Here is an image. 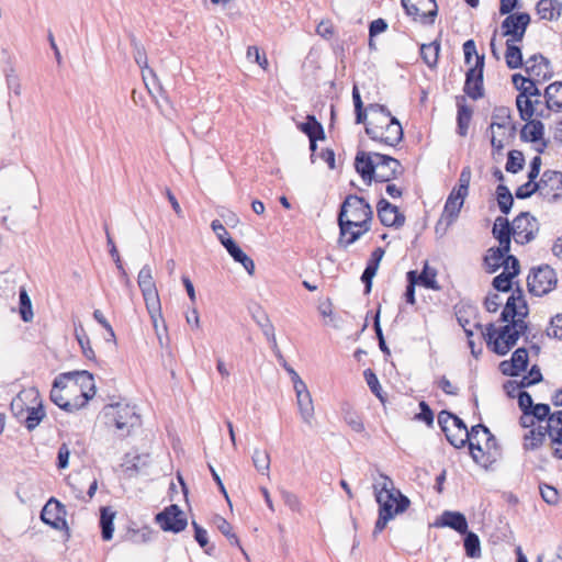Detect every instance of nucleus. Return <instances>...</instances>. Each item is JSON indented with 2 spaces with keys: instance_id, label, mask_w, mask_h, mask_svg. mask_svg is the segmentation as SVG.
Listing matches in <instances>:
<instances>
[{
  "instance_id": "48",
  "label": "nucleus",
  "mask_w": 562,
  "mask_h": 562,
  "mask_svg": "<svg viewBox=\"0 0 562 562\" xmlns=\"http://www.w3.org/2000/svg\"><path fill=\"white\" fill-rule=\"evenodd\" d=\"M524 165L525 158L521 151L510 150L508 153L507 162L505 166L507 172L517 173L524 168Z\"/></svg>"
},
{
  "instance_id": "43",
  "label": "nucleus",
  "mask_w": 562,
  "mask_h": 562,
  "mask_svg": "<svg viewBox=\"0 0 562 562\" xmlns=\"http://www.w3.org/2000/svg\"><path fill=\"white\" fill-rule=\"evenodd\" d=\"M75 337L81 347L83 356L89 360H93L95 358V353L91 347L90 339L81 325L75 327Z\"/></svg>"
},
{
  "instance_id": "55",
  "label": "nucleus",
  "mask_w": 562,
  "mask_h": 562,
  "mask_svg": "<svg viewBox=\"0 0 562 562\" xmlns=\"http://www.w3.org/2000/svg\"><path fill=\"white\" fill-rule=\"evenodd\" d=\"M344 420L350 426V428L356 432L364 431V425L362 423L361 417L353 411L347 409L344 413Z\"/></svg>"
},
{
  "instance_id": "56",
  "label": "nucleus",
  "mask_w": 562,
  "mask_h": 562,
  "mask_svg": "<svg viewBox=\"0 0 562 562\" xmlns=\"http://www.w3.org/2000/svg\"><path fill=\"white\" fill-rule=\"evenodd\" d=\"M471 177H472V171H471L470 166L463 167L460 172L459 183L452 190H460L461 194H464L468 196Z\"/></svg>"
},
{
  "instance_id": "22",
  "label": "nucleus",
  "mask_w": 562,
  "mask_h": 562,
  "mask_svg": "<svg viewBox=\"0 0 562 562\" xmlns=\"http://www.w3.org/2000/svg\"><path fill=\"white\" fill-rule=\"evenodd\" d=\"M356 171L361 176L367 184H371L375 177L376 159L374 153L359 150L355 158Z\"/></svg>"
},
{
  "instance_id": "44",
  "label": "nucleus",
  "mask_w": 562,
  "mask_h": 562,
  "mask_svg": "<svg viewBox=\"0 0 562 562\" xmlns=\"http://www.w3.org/2000/svg\"><path fill=\"white\" fill-rule=\"evenodd\" d=\"M505 258L506 256L503 255L499 250H496L493 247L490 248L484 257V263L486 266L487 272H496L504 263Z\"/></svg>"
},
{
  "instance_id": "63",
  "label": "nucleus",
  "mask_w": 562,
  "mask_h": 562,
  "mask_svg": "<svg viewBox=\"0 0 562 562\" xmlns=\"http://www.w3.org/2000/svg\"><path fill=\"white\" fill-rule=\"evenodd\" d=\"M529 413L531 415H533V417L538 420V422H543V420H547L548 417L551 414L550 412V406L548 404H543V403H539V404H535L531 409L529 411Z\"/></svg>"
},
{
  "instance_id": "7",
  "label": "nucleus",
  "mask_w": 562,
  "mask_h": 562,
  "mask_svg": "<svg viewBox=\"0 0 562 562\" xmlns=\"http://www.w3.org/2000/svg\"><path fill=\"white\" fill-rule=\"evenodd\" d=\"M383 122L385 126L369 121L366 124V133L372 140L394 147L403 139V127L394 116L383 119Z\"/></svg>"
},
{
  "instance_id": "52",
  "label": "nucleus",
  "mask_w": 562,
  "mask_h": 562,
  "mask_svg": "<svg viewBox=\"0 0 562 562\" xmlns=\"http://www.w3.org/2000/svg\"><path fill=\"white\" fill-rule=\"evenodd\" d=\"M503 310L514 317H527L529 313L527 302H522V306H520L515 302V297H508Z\"/></svg>"
},
{
  "instance_id": "8",
  "label": "nucleus",
  "mask_w": 562,
  "mask_h": 562,
  "mask_svg": "<svg viewBox=\"0 0 562 562\" xmlns=\"http://www.w3.org/2000/svg\"><path fill=\"white\" fill-rule=\"evenodd\" d=\"M557 273L548 265L533 268L527 278L528 291L536 296H542L555 289Z\"/></svg>"
},
{
  "instance_id": "50",
  "label": "nucleus",
  "mask_w": 562,
  "mask_h": 562,
  "mask_svg": "<svg viewBox=\"0 0 562 562\" xmlns=\"http://www.w3.org/2000/svg\"><path fill=\"white\" fill-rule=\"evenodd\" d=\"M407 286L404 293L405 300L408 304L414 305L415 299V286L418 283V273L415 270H411L406 273Z\"/></svg>"
},
{
  "instance_id": "59",
  "label": "nucleus",
  "mask_w": 562,
  "mask_h": 562,
  "mask_svg": "<svg viewBox=\"0 0 562 562\" xmlns=\"http://www.w3.org/2000/svg\"><path fill=\"white\" fill-rule=\"evenodd\" d=\"M363 375H364L366 382H367L369 389L371 390V392L375 396H378L379 398L382 400L381 385H380L376 374L371 369H367V370H364Z\"/></svg>"
},
{
  "instance_id": "47",
  "label": "nucleus",
  "mask_w": 562,
  "mask_h": 562,
  "mask_svg": "<svg viewBox=\"0 0 562 562\" xmlns=\"http://www.w3.org/2000/svg\"><path fill=\"white\" fill-rule=\"evenodd\" d=\"M252 463L258 472L261 474H269L270 470V456L267 451L255 449L252 454Z\"/></svg>"
},
{
  "instance_id": "49",
  "label": "nucleus",
  "mask_w": 562,
  "mask_h": 562,
  "mask_svg": "<svg viewBox=\"0 0 562 562\" xmlns=\"http://www.w3.org/2000/svg\"><path fill=\"white\" fill-rule=\"evenodd\" d=\"M20 315L24 322H30L33 317L32 302L24 288L20 289Z\"/></svg>"
},
{
  "instance_id": "27",
  "label": "nucleus",
  "mask_w": 562,
  "mask_h": 562,
  "mask_svg": "<svg viewBox=\"0 0 562 562\" xmlns=\"http://www.w3.org/2000/svg\"><path fill=\"white\" fill-rule=\"evenodd\" d=\"M438 424L442 431L451 430L452 428L463 435L468 429L465 423L460 417L447 411H441L438 414Z\"/></svg>"
},
{
  "instance_id": "6",
  "label": "nucleus",
  "mask_w": 562,
  "mask_h": 562,
  "mask_svg": "<svg viewBox=\"0 0 562 562\" xmlns=\"http://www.w3.org/2000/svg\"><path fill=\"white\" fill-rule=\"evenodd\" d=\"M138 286L145 300L146 308L150 315L155 329L158 328V319L162 321L159 295L153 279L151 268L145 265L137 278Z\"/></svg>"
},
{
  "instance_id": "10",
  "label": "nucleus",
  "mask_w": 562,
  "mask_h": 562,
  "mask_svg": "<svg viewBox=\"0 0 562 562\" xmlns=\"http://www.w3.org/2000/svg\"><path fill=\"white\" fill-rule=\"evenodd\" d=\"M33 389L21 391L11 402L12 414L25 423L29 430L35 428V406L33 402Z\"/></svg>"
},
{
  "instance_id": "15",
  "label": "nucleus",
  "mask_w": 562,
  "mask_h": 562,
  "mask_svg": "<svg viewBox=\"0 0 562 562\" xmlns=\"http://www.w3.org/2000/svg\"><path fill=\"white\" fill-rule=\"evenodd\" d=\"M540 195L549 203L558 202L562 198V172L546 170L539 180Z\"/></svg>"
},
{
  "instance_id": "4",
  "label": "nucleus",
  "mask_w": 562,
  "mask_h": 562,
  "mask_svg": "<svg viewBox=\"0 0 562 562\" xmlns=\"http://www.w3.org/2000/svg\"><path fill=\"white\" fill-rule=\"evenodd\" d=\"M105 425L109 429H113V434L124 439L128 437L133 429L140 426V416L136 412V407L130 404H110L103 409Z\"/></svg>"
},
{
  "instance_id": "58",
  "label": "nucleus",
  "mask_w": 562,
  "mask_h": 562,
  "mask_svg": "<svg viewBox=\"0 0 562 562\" xmlns=\"http://www.w3.org/2000/svg\"><path fill=\"white\" fill-rule=\"evenodd\" d=\"M247 59L251 63L258 64L262 69L268 68V60L265 54H260V50L257 46H249L247 48Z\"/></svg>"
},
{
  "instance_id": "25",
  "label": "nucleus",
  "mask_w": 562,
  "mask_h": 562,
  "mask_svg": "<svg viewBox=\"0 0 562 562\" xmlns=\"http://www.w3.org/2000/svg\"><path fill=\"white\" fill-rule=\"evenodd\" d=\"M224 248L227 250V252L231 255V257L236 262H239L245 268V270L250 276L254 274V272H255L254 260L243 251V249L236 244V241L233 238H227L225 240Z\"/></svg>"
},
{
  "instance_id": "37",
  "label": "nucleus",
  "mask_w": 562,
  "mask_h": 562,
  "mask_svg": "<svg viewBox=\"0 0 562 562\" xmlns=\"http://www.w3.org/2000/svg\"><path fill=\"white\" fill-rule=\"evenodd\" d=\"M439 52H440V43L437 41H434L429 44H423L420 46V56L424 60V63L429 68H435L438 64L439 58Z\"/></svg>"
},
{
  "instance_id": "40",
  "label": "nucleus",
  "mask_w": 562,
  "mask_h": 562,
  "mask_svg": "<svg viewBox=\"0 0 562 562\" xmlns=\"http://www.w3.org/2000/svg\"><path fill=\"white\" fill-rule=\"evenodd\" d=\"M496 199L499 211L507 215L514 204V198L505 184L501 183L496 187Z\"/></svg>"
},
{
  "instance_id": "20",
  "label": "nucleus",
  "mask_w": 562,
  "mask_h": 562,
  "mask_svg": "<svg viewBox=\"0 0 562 562\" xmlns=\"http://www.w3.org/2000/svg\"><path fill=\"white\" fill-rule=\"evenodd\" d=\"M529 357L526 348L516 349L509 360L499 363L501 372L506 376H518L528 367Z\"/></svg>"
},
{
  "instance_id": "11",
  "label": "nucleus",
  "mask_w": 562,
  "mask_h": 562,
  "mask_svg": "<svg viewBox=\"0 0 562 562\" xmlns=\"http://www.w3.org/2000/svg\"><path fill=\"white\" fill-rule=\"evenodd\" d=\"M514 239L526 245L533 240L539 232L538 221L529 212H521L513 221Z\"/></svg>"
},
{
  "instance_id": "33",
  "label": "nucleus",
  "mask_w": 562,
  "mask_h": 562,
  "mask_svg": "<svg viewBox=\"0 0 562 562\" xmlns=\"http://www.w3.org/2000/svg\"><path fill=\"white\" fill-rule=\"evenodd\" d=\"M516 105L519 112V116L522 121H529L535 114L544 117L542 111L537 112L533 101L526 97V93H519L516 98Z\"/></svg>"
},
{
  "instance_id": "3",
  "label": "nucleus",
  "mask_w": 562,
  "mask_h": 562,
  "mask_svg": "<svg viewBox=\"0 0 562 562\" xmlns=\"http://www.w3.org/2000/svg\"><path fill=\"white\" fill-rule=\"evenodd\" d=\"M373 491L379 504V516L372 532L375 538L395 515L402 514L408 508L411 502L407 496L394 487L392 479L383 473H379V476L374 479Z\"/></svg>"
},
{
  "instance_id": "19",
  "label": "nucleus",
  "mask_w": 562,
  "mask_h": 562,
  "mask_svg": "<svg viewBox=\"0 0 562 562\" xmlns=\"http://www.w3.org/2000/svg\"><path fill=\"white\" fill-rule=\"evenodd\" d=\"M465 198L467 195L461 194L460 190H452L446 200L443 212L437 226L442 222H445L447 226L453 224L459 216ZM436 231L438 232V227H436Z\"/></svg>"
},
{
  "instance_id": "42",
  "label": "nucleus",
  "mask_w": 562,
  "mask_h": 562,
  "mask_svg": "<svg viewBox=\"0 0 562 562\" xmlns=\"http://www.w3.org/2000/svg\"><path fill=\"white\" fill-rule=\"evenodd\" d=\"M492 233L496 239L514 237L513 224L507 218L498 216L494 222Z\"/></svg>"
},
{
  "instance_id": "2",
  "label": "nucleus",
  "mask_w": 562,
  "mask_h": 562,
  "mask_svg": "<svg viewBox=\"0 0 562 562\" xmlns=\"http://www.w3.org/2000/svg\"><path fill=\"white\" fill-rule=\"evenodd\" d=\"M373 211L364 198L348 195L340 206L338 225L340 236L338 244L345 248L370 231Z\"/></svg>"
},
{
  "instance_id": "32",
  "label": "nucleus",
  "mask_w": 562,
  "mask_h": 562,
  "mask_svg": "<svg viewBox=\"0 0 562 562\" xmlns=\"http://www.w3.org/2000/svg\"><path fill=\"white\" fill-rule=\"evenodd\" d=\"M114 518L115 512H113L111 507H101L99 525L101 528V537L104 541H109L113 537Z\"/></svg>"
},
{
  "instance_id": "21",
  "label": "nucleus",
  "mask_w": 562,
  "mask_h": 562,
  "mask_svg": "<svg viewBox=\"0 0 562 562\" xmlns=\"http://www.w3.org/2000/svg\"><path fill=\"white\" fill-rule=\"evenodd\" d=\"M525 70L533 79L548 80L552 76L550 60L541 54H535L525 61Z\"/></svg>"
},
{
  "instance_id": "30",
  "label": "nucleus",
  "mask_w": 562,
  "mask_h": 562,
  "mask_svg": "<svg viewBox=\"0 0 562 562\" xmlns=\"http://www.w3.org/2000/svg\"><path fill=\"white\" fill-rule=\"evenodd\" d=\"M562 3L559 0H540L537 3V12L541 19L552 21L561 15Z\"/></svg>"
},
{
  "instance_id": "62",
  "label": "nucleus",
  "mask_w": 562,
  "mask_h": 562,
  "mask_svg": "<svg viewBox=\"0 0 562 562\" xmlns=\"http://www.w3.org/2000/svg\"><path fill=\"white\" fill-rule=\"evenodd\" d=\"M254 319L256 324L261 328L265 337L271 336V334L274 331V326L272 325L271 321L269 319L268 315L265 312H261L259 316L254 315Z\"/></svg>"
},
{
  "instance_id": "18",
  "label": "nucleus",
  "mask_w": 562,
  "mask_h": 562,
  "mask_svg": "<svg viewBox=\"0 0 562 562\" xmlns=\"http://www.w3.org/2000/svg\"><path fill=\"white\" fill-rule=\"evenodd\" d=\"M378 217L382 225L400 228L405 223V215L398 207L382 198L376 204Z\"/></svg>"
},
{
  "instance_id": "45",
  "label": "nucleus",
  "mask_w": 562,
  "mask_h": 562,
  "mask_svg": "<svg viewBox=\"0 0 562 562\" xmlns=\"http://www.w3.org/2000/svg\"><path fill=\"white\" fill-rule=\"evenodd\" d=\"M475 310L472 306H469L468 308L465 306H457L456 307V317L459 323V325L463 328L465 335L468 338L473 336V330L471 328V322L468 317L469 314H474Z\"/></svg>"
},
{
  "instance_id": "24",
  "label": "nucleus",
  "mask_w": 562,
  "mask_h": 562,
  "mask_svg": "<svg viewBox=\"0 0 562 562\" xmlns=\"http://www.w3.org/2000/svg\"><path fill=\"white\" fill-rule=\"evenodd\" d=\"M435 525L439 527H449L462 535L468 530V520L460 512L445 510Z\"/></svg>"
},
{
  "instance_id": "17",
  "label": "nucleus",
  "mask_w": 562,
  "mask_h": 562,
  "mask_svg": "<svg viewBox=\"0 0 562 562\" xmlns=\"http://www.w3.org/2000/svg\"><path fill=\"white\" fill-rule=\"evenodd\" d=\"M401 2L405 12L415 20L417 18L422 20L429 19V22L432 23L437 16L438 5L436 0H401Z\"/></svg>"
},
{
  "instance_id": "31",
  "label": "nucleus",
  "mask_w": 562,
  "mask_h": 562,
  "mask_svg": "<svg viewBox=\"0 0 562 562\" xmlns=\"http://www.w3.org/2000/svg\"><path fill=\"white\" fill-rule=\"evenodd\" d=\"M464 92L473 100H477L484 95L483 75L470 72L465 74Z\"/></svg>"
},
{
  "instance_id": "46",
  "label": "nucleus",
  "mask_w": 562,
  "mask_h": 562,
  "mask_svg": "<svg viewBox=\"0 0 562 562\" xmlns=\"http://www.w3.org/2000/svg\"><path fill=\"white\" fill-rule=\"evenodd\" d=\"M437 272L435 269H430L427 263H425L422 272L418 274V283L426 289L439 290L438 282L436 280Z\"/></svg>"
},
{
  "instance_id": "13",
  "label": "nucleus",
  "mask_w": 562,
  "mask_h": 562,
  "mask_svg": "<svg viewBox=\"0 0 562 562\" xmlns=\"http://www.w3.org/2000/svg\"><path fill=\"white\" fill-rule=\"evenodd\" d=\"M530 23V15L526 12L508 14L502 22V35L510 36L507 41L521 42Z\"/></svg>"
},
{
  "instance_id": "36",
  "label": "nucleus",
  "mask_w": 562,
  "mask_h": 562,
  "mask_svg": "<svg viewBox=\"0 0 562 562\" xmlns=\"http://www.w3.org/2000/svg\"><path fill=\"white\" fill-rule=\"evenodd\" d=\"M515 41H506L505 60L509 69H517L525 66L521 49L514 44Z\"/></svg>"
},
{
  "instance_id": "41",
  "label": "nucleus",
  "mask_w": 562,
  "mask_h": 562,
  "mask_svg": "<svg viewBox=\"0 0 562 562\" xmlns=\"http://www.w3.org/2000/svg\"><path fill=\"white\" fill-rule=\"evenodd\" d=\"M463 547L465 550L467 557L471 559H476L481 557V542L479 536L472 531H468L464 533Z\"/></svg>"
},
{
  "instance_id": "57",
  "label": "nucleus",
  "mask_w": 562,
  "mask_h": 562,
  "mask_svg": "<svg viewBox=\"0 0 562 562\" xmlns=\"http://www.w3.org/2000/svg\"><path fill=\"white\" fill-rule=\"evenodd\" d=\"M443 432L446 435L447 440L454 448H458V449L463 448L468 442L469 435H465V434L461 435L460 432L457 431V429L451 428V430H447Z\"/></svg>"
},
{
  "instance_id": "14",
  "label": "nucleus",
  "mask_w": 562,
  "mask_h": 562,
  "mask_svg": "<svg viewBox=\"0 0 562 562\" xmlns=\"http://www.w3.org/2000/svg\"><path fill=\"white\" fill-rule=\"evenodd\" d=\"M156 521L164 531L178 533L186 529L188 521L178 505L172 504L156 515Z\"/></svg>"
},
{
  "instance_id": "34",
  "label": "nucleus",
  "mask_w": 562,
  "mask_h": 562,
  "mask_svg": "<svg viewBox=\"0 0 562 562\" xmlns=\"http://www.w3.org/2000/svg\"><path fill=\"white\" fill-rule=\"evenodd\" d=\"M299 130L304 133L308 139H324L325 132L323 125L316 120L314 115H307L306 121L297 125Z\"/></svg>"
},
{
  "instance_id": "1",
  "label": "nucleus",
  "mask_w": 562,
  "mask_h": 562,
  "mask_svg": "<svg viewBox=\"0 0 562 562\" xmlns=\"http://www.w3.org/2000/svg\"><path fill=\"white\" fill-rule=\"evenodd\" d=\"M95 394L93 375L88 371L61 373L55 378L50 400L61 409L74 413Z\"/></svg>"
},
{
  "instance_id": "28",
  "label": "nucleus",
  "mask_w": 562,
  "mask_h": 562,
  "mask_svg": "<svg viewBox=\"0 0 562 562\" xmlns=\"http://www.w3.org/2000/svg\"><path fill=\"white\" fill-rule=\"evenodd\" d=\"M544 99L548 110H562V81L549 85L544 90Z\"/></svg>"
},
{
  "instance_id": "5",
  "label": "nucleus",
  "mask_w": 562,
  "mask_h": 562,
  "mask_svg": "<svg viewBox=\"0 0 562 562\" xmlns=\"http://www.w3.org/2000/svg\"><path fill=\"white\" fill-rule=\"evenodd\" d=\"M473 326L481 330L488 348L498 356L507 355L519 339L517 331H514L513 326L508 324L496 328L493 323H490L485 326V330L480 323Z\"/></svg>"
},
{
  "instance_id": "23",
  "label": "nucleus",
  "mask_w": 562,
  "mask_h": 562,
  "mask_svg": "<svg viewBox=\"0 0 562 562\" xmlns=\"http://www.w3.org/2000/svg\"><path fill=\"white\" fill-rule=\"evenodd\" d=\"M481 431L486 437L487 448H490L491 443L495 445V441H496V439L493 436V434L491 432V430L483 424L474 425L471 427L470 430L467 429L465 435H469L468 443H469L470 453L475 462H479V458L475 453V450L479 452H482V447H481L480 440H479V434Z\"/></svg>"
},
{
  "instance_id": "26",
  "label": "nucleus",
  "mask_w": 562,
  "mask_h": 562,
  "mask_svg": "<svg viewBox=\"0 0 562 562\" xmlns=\"http://www.w3.org/2000/svg\"><path fill=\"white\" fill-rule=\"evenodd\" d=\"M458 114H457V133L460 136H467L469 125L472 119V109L465 104L464 97H461L457 101Z\"/></svg>"
},
{
  "instance_id": "60",
  "label": "nucleus",
  "mask_w": 562,
  "mask_h": 562,
  "mask_svg": "<svg viewBox=\"0 0 562 562\" xmlns=\"http://www.w3.org/2000/svg\"><path fill=\"white\" fill-rule=\"evenodd\" d=\"M539 488L541 497L547 504L554 505L558 503L559 493L557 488L548 484H540Z\"/></svg>"
},
{
  "instance_id": "61",
  "label": "nucleus",
  "mask_w": 562,
  "mask_h": 562,
  "mask_svg": "<svg viewBox=\"0 0 562 562\" xmlns=\"http://www.w3.org/2000/svg\"><path fill=\"white\" fill-rule=\"evenodd\" d=\"M559 426H562V411H557L552 413L547 419V425L543 426L544 432L550 436V434H553L555 430L559 429Z\"/></svg>"
},
{
  "instance_id": "16",
  "label": "nucleus",
  "mask_w": 562,
  "mask_h": 562,
  "mask_svg": "<svg viewBox=\"0 0 562 562\" xmlns=\"http://www.w3.org/2000/svg\"><path fill=\"white\" fill-rule=\"evenodd\" d=\"M41 520L56 530L67 529L65 506L50 497L41 510Z\"/></svg>"
},
{
  "instance_id": "53",
  "label": "nucleus",
  "mask_w": 562,
  "mask_h": 562,
  "mask_svg": "<svg viewBox=\"0 0 562 562\" xmlns=\"http://www.w3.org/2000/svg\"><path fill=\"white\" fill-rule=\"evenodd\" d=\"M537 192L540 194L539 181L536 182L528 180L526 183L521 184L516 189L515 195L517 199L525 200Z\"/></svg>"
},
{
  "instance_id": "38",
  "label": "nucleus",
  "mask_w": 562,
  "mask_h": 562,
  "mask_svg": "<svg viewBox=\"0 0 562 562\" xmlns=\"http://www.w3.org/2000/svg\"><path fill=\"white\" fill-rule=\"evenodd\" d=\"M131 45L133 47V57L135 59V63L138 65L142 69H147L148 72L151 75L153 79L156 80V75L154 74L153 69L148 68L147 64V54L145 50V47L142 45L139 41L134 35H131Z\"/></svg>"
},
{
  "instance_id": "64",
  "label": "nucleus",
  "mask_w": 562,
  "mask_h": 562,
  "mask_svg": "<svg viewBox=\"0 0 562 562\" xmlns=\"http://www.w3.org/2000/svg\"><path fill=\"white\" fill-rule=\"evenodd\" d=\"M502 267L504 268L503 272H508L513 278L520 272L519 260L515 256H507Z\"/></svg>"
},
{
  "instance_id": "51",
  "label": "nucleus",
  "mask_w": 562,
  "mask_h": 562,
  "mask_svg": "<svg viewBox=\"0 0 562 562\" xmlns=\"http://www.w3.org/2000/svg\"><path fill=\"white\" fill-rule=\"evenodd\" d=\"M192 526L194 528V539L200 544L201 548H204L205 553L209 555H212L215 547L210 546L207 547L209 540H207V531L198 525L195 521L192 522Z\"/></svg>"
},
{
  "instance_id": "39",
  "label": "nucleus",
  "mask_w": 562,
  "mask_h": 562,
  "mask_svg": "<svg viewBox=\"0 0 562 562\" xmlns=\"http://www.w3.org/2000/svg\"><path fill=\"white\" fill-rule=\"evenodd\" d=\"M548 436L547 432H544L543 426H538L537 428H531L528 434L524 437V447L526 450H535L539 448L546 437Z\"/></svg>"
},
{
  "instance_id": "29",
  "label": "nucleus",
  "mask_w": 562,
  "mask_h": 562,
  "mask_svg": "<svg viewBox=\"0 0 562 562\" xmlns=\"http://www.w3.org/2000/svg\"><path fill=\"white\" fill-rule=\"evenodd\" d=\"M520 131V138L524 142L536 143L542 139L544 134V125L539 120H529Z\"/></svg>"
},
{
  "instance_id": "12",
  "label": "nucleus",
  "mask_w": 562,
  "mask_h": 562,
  "mask_svg": "<svg viewBox=\"0 0 562 562\" xmlns=\"http://www.w3.org/2000/svg\"><path fill=\"white\" fill-rule=\"evenodd\" d=\"M374 158L376 159V170L373 181L390 182L404 173V168L396 158L380 153H374Z\"/></svg>"
},
{
  "instance_id": "54",
  "label": "nucleus",
  "mask_w": 562,
  "mask_h": 562,
  "mask_svg": "<svg viewBox=\"0 0 562 562\" xmlns=\"http://www.w3.org/2000/svg\"><path fill=\"white\" fill-rule=\"evenodd\" d=\"M514 278L508 272H502L493 279L492 285L496 291L509 292L512 290V280Z\"/></svg>"
},
{
  "instance_id": "9",
  "label": "nucleus",
  "mask_w": 562,
  "mask_h": 562,
  "mask_svg": "<svg viewBox=\"0 0 562 562\" xmlns=\"http://www.w3.org/2000/svg\"><path fill=\"white\" fill-rule=\"evenodd\" d=\"M508 131V137H514L516 134V125L512 123V111L507 106H496L492 113V122L487 128V132H491V145L492 147L501 151L504 148L503 139H499L495 133L494 128Z\"/></svg>"
},
{
  "instance_id": "35",
  "label": "nucleus",
  "mask_w": 562,
  "mask_h": 562,
  "mask_svg": "<svg viewBox=\"0 0 562 562\" xmlns=\"http://www.w3.org/2000/svg\"><path fill=\"white\" fill-rule=\"evenodd\" d=\"M296 402L303 422L311 426L314 418V405L311 393L297 394Z\"/></svg>"
}]
</instances>
